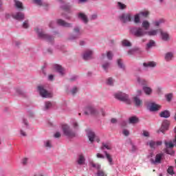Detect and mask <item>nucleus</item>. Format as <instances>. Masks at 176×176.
Wrapping results in <instances>:
<instances>
[{"mask_svg":"<svg viewBox=\"0 0 176 176\" xmlns=\"http://www.w3.org/2000/svg\"><path fill=\"white\" fill-rule=\"evenodd\" d=\"M85 115H91L92 116H98V115L101 113L102 116H105V111H104V109L98 111L93 106L87 107L85 109Z\"/></svg>","mask_w":176,"mask_h":176,"instance_id":"nucleus-1","label":"nucleus"},{"mask_svg":"<svg viewBox=\"0 0 176 176\" xmlns=\"http://www.w3.org/2000/svg\"><path fill=\"white\" fill-rule=\"evenodd\" d=\"M62 129L65 135H67V137H70L71 138H72V137H75V132L71 130L68 124H62Z\"/></svg>","mask_w":176,"mask_h":176,"instance_id":"nucleus-2","label":"nucleus"},{"mask_svg":"<svg viewBox=\"0 0 176 176\" xmlns=\"http://www.w3.org/2000/svg\"><path fill=\"white\" fill-rule=\"evenodd\" d=\"M115 98L117 100H120V101H124V102H126V104H130V99L129 98V95L126 94H123L122 92H119L114 95Z\"/></svg>","mask_w":176,"mask_h":176,"instance_id":"nucleus-3","label":"nucleus"},{"mask_svg":"<svg viewBox=\"0 0 176 176\" xmlns=\"http://www.w3.org/2000/svg\"><path fill=\"white\" fill-rule=\"evenodd\" d=\"M35 31L38 34L39 38H41L42 39H45V41H47V42H53V37L45 34V32H42V30H40L39 28H36L35 29Z\"/></svg>","mask_w":176,"mask_h":176,"instance_id":"nucleus-4","label":"nucleus"},{"mask_svg":"<svg viewBox=\"0 0 176 176\" xmlns=\"http://www.w3.org/2000/svg\"><path fill=\"white\" fill-rule=\"evenodd\" d=\"M37 89L41 97H43L44 98H52V97H53L52 94L49 93L46 89H45L43 86L40 85L37 87Z\"/></svg>","mask_w":176,"mask_h":176,"instance_id":"nucleus-5","label":"nucleus"},{"mask_svg":"<svg viewBox=\"0 0 176 176\" xmlns=\"http://www.w3.org/2000/svg\"><path fill=\"white\" fill-rule=\"evenodd\" d=\"M120 21H122V23H129L130 21H132L133 16L130 13L122 14L120 16Z\"/></svg>","mask_w":176,"mask_h":176,"instance_id":"nucleus-6","label":"nucleus"},{"mask_svg":"<svg viewBox=\"0 0 176 176\" xmlns=\"http://www.w3.org/2000/svg\"><path fill=\"white\" fill-rule=\"evenodd\" d=\"M162 144V141L155 142L153 140H151L147 143V145H148L151 149H156V148H157V146H160Z\"/></svg>","mask_w":176,"mask_h":176,"instance_id":"nucleus-7","label":"nucleus"},{"mask_svg":"<svg viewBox=\"0 0 176 176\" xmlns=\"http://www.w3.org/2000/svg\"><path fill=\"white\" fill-rule=\"evenodd\" d=\"M56 23L58 25H60L61 27H66L67 28L72 27V24L68 23L63 19H57Z\"/></svg>","mask_w":176,"mask_h":176,"instance_id":"nucleus-8","label":"nucleus"},{"mask_svg":"<svg viewBox=\"0 0 176 176\" xmlns=\"http://www.w3.org/2000/svg\"><path fill=\"white\" fill-rule=\"evenodd\" d=\"M162 157H163L162 153H159L155 155V160H151L152 164H160L162 163Z\"/></svg>","mask_w":176,"mask_h":176,"instance_id":"nucleus-9","label":"nucleus"},{"mask_svg":"<svg viewBox=\"0 0 176 176\" xmlns=\"http://www.w3.org/2000/svg\"><path fill=\"white\" fill-rule=\"evenodd\" d=\"M170 126V121L168 120H164L162 124V126L160 128V131L162 133H164V131L168 130V126Z\"/></svg>","mask_w":176,"mask_h":176,"instance_id":"nucleus-10","label":"nucleus"},{"mask_svg":"<svg viewBox=\"0 0 176 176\" xmlns=\"http://www.w3.org/2000/svg\"><path fill=\"white\" fill-rule=\"evenodd\" d=\"M159 32H160L161 34V37L162 41H170V35L168 34V33L166 32H163V30H162V29H159Z\"/></svg>","mask_w":176,"mask_h":176,"instance_id":"nucleus-11","label":"nucleus"},{"mask_svg":"<svg viewBox=\"0 0 176 176\" xmlns=\"http://www.w3.org/2000/svg\"><path fill=\"white\" fill-rule=\"evenodd\" d=\"M13 19H15V20H24V14L22 12H17L16 14H14L12 15Z\"/></svg>","mask_w":176,"mask_h":176,"instance_id":"nucleus-12","label":"nucleus"},{"mask_svg":"<svg viewBox=\"0 0 176 176\" xmlns=\"http://www.w3.org/2000/svg\"><path fill=\"white\" fill-rule=\"evenodd\" d=\"M54 69H56V71H57V72H58V74H60V75H61L63 76V75H64L65 70L63 68V67L60 65H54Z\"/></svg>","mask_w":176,"mask_h":176,"instance_id":"nucleus-13","label":"nucleus"},{"mask_svg":"<svg viewBox=\"0 0 176 176\" xmlns=\"http://www.w3.org/2000/svg\"><path fill=\"white\" fill-rule=\"evenodd\" d=\"M161 108V106L159 105V104H156L155 103H152L151 105H150V109L149 110L151 111V112H155L156 111H159V109H160Z\"/></svg>","mask_w":176,"mask_h":176,"instance_id":"nucleus-14","label":"nucleus"},{"mask_svg":"<svg viewBox=\"0 0 176 176\" xmlns=\"http://www.w3.org/2000/svg\"><path fill=\"white\" fill-rule=\"evenodd\" d=\"M91 56H93V51L87 50L84 53L83 58L84 60H90Z\"/></svg>","mask_w":176,"mask_h":176,"instance_id":"nucleus-15","label":"nucleus"},{"mask_svg":"<svg viewBox=\"0 0 176 176\" xmlns=\"http://www.w3.org/2000/svg\"><path fill=\"white\" fill-rule=\"evenodd\" d=\"M146 32L144 31L142 28H138L136 30V31L134 32V35L135 36H143V35H145Z\"/></svg>","mask_w":176,"mask_h":176,"instance_id":"nucleus-16","label":"nucleus"},{"mask_svg":"<svg viewBox=\"0 0 176 176\" xmlns=\"http://www.w3.org/2000/svg\"><path fill=\"white\" fill-rule=\"evenodd\" d=\"M104 154H105V156H106V159L109 162V164H110V166H112L113 164V158H112V155H111L107 151H104Z\"/></svg>","mask_w":176,"mask_h":176,"instance_id":"nucleus-17","label":"nucleus"},{"mask_svg":"<svg viewBox=\"0 0 176 176\" xmlns=\"http://www.w3.org/2000/svg\"><path fill=\"white\" fill-rule=\"evenodd\" d=\"M133 101L135 107H141L142 105V100L137 96L133 97Z\"/></svg>","mask_w":176,"mask_h":176,"instance_id":"nucleus-18","label":"nucleus"},{"mask_svg":"<svg viewBox=\"0 0 176 176\" xmlns=\"http://www.w3.org/2000/svg\"><path fill=\"white\" fill-rule=\"evenodd\" d=\"M78 17L82 20V21L85 23L87 24L89 23V19H87V16L83 13H80L78 14Z\"/></svg>","mask_w":176,"mask_h":176,"instance_id":"nucleus-19","label":"nucleus"},{"mask_svg":"<svg viewBox=\"0 0 176 176\" xmlns=\"http://www.w3.org/2000/svg\"><path fill=\"white\" fill-rule=\"evenodd\" d=\"M88 138L90 142H94V138H96V133L93 131L88 132Z\"/></svg>","mask_w":176,"mask_h":176,"instance_id":"nucleus-20","label":"nucleus"},{"mask_svg":"<svg viewBox=\"0 0 176 176\" xmlns=\"http://www.w3.org/2000/svg\"><path fill=\"white\" fill-rule=\"evenodd\" d=\"M160 116L161 118H170V111H168V110H165L164 111H162L160 113Z\"/></svg>","mask_w":176,"mask_h":176,"instance_id":"nucleus-21","label":"nucleus"},{"mask_svg":"<svg viewBox=\"0 0 176 176\" xmlns=\"http://www.w3.org/2000/svg\"><path fill=\"white\" fill-rule=\"evenodd\" d=\"M157 32H159V29L148 31L146 34H148L149 36H155V35H157Z\"/></svg>","mask_w":176,"mask_h":176,"instance_id":"nucleus-22","label":"nucleus"},{"mask_svg":"<svg viewBox=\"0 0 176 176\" xmlns=\"http://www.w3.org/2000/svg\"><path fill=\"white\" fill-rule=\"evenodd\" d=\"M174 57V55L173 54V53L171 52H168L165 55V60L166 61H170L171 60H173V58Z\"/></svg>","mask_w":176,"mask_h":176,"instance_id":"nucleus-23","label":"nucleus"},{"mask_svg":"<svg viewBox=\"0 0 176 176\" xmlns=\"http://www.w3.org/2000/svg\"><path fill=\"white\" fill-rule=\"evenodd\" d=\"M143 65H144V67H150L151 68H153V67H156V63L153 61H151V62H148V63H144Z\"/></svg>","mask_w":176,"mask_h":176,"instance_id":"nucleus-24","label":"nucleus"},{"mask_svg":"<svg viewBox=\"0 0 176 176\" xmlns=\"http://www.w3.org/2000/svg\"><path fill=\"white\" fill-rule=\"evenodd\" d=\"M85 157L82 155H80L79 157H78V160L77 161L78 162V164H80V166H82V164H85Z\"/></svg>","mask_w":176,"mask_h":176,"instance_id":"nucleus-25","label":"nucleus"},{"mask_svg":"<svg viewBox=\"0 0 176 176\" xmlns=\"http://www.w3.org/2000/svg\"><path fill=\"white\" fill-rule=\"evenodd\" d=\"M14 2L15 3V6H16V8H17V9H23V3H21L19 0H14Z\"/></svg>","mask_w":176,"mask_h":176,"instance_id":"nucleus-26","label":"nucleus"},{"mask_svg":"<svg viewBox=\"0 0 176 176\" xmlns=\"http://www.w3.org/2000/svg\"><path fill=\"white\" fill-rule=\"evenodd\" d=\"M143 91H144L145 94H146L147 96H149V94L152 93V89H151V87H144Z\"/></svg>","mask_w":176,"mask_h":176,"instance_id":"nucleus-27","label":"nucleus"},{"mask_svg":"<svg viewBox=\"0 0 176 176\" xmlns=\"http://www.w3.org/2000/svg\"><path fill=\"white\" fill-rule=\"evenodd\" d=\"M129 123L131 124H135V123H138V118H137L135 116L131 117L129 118Z\"/></svg>","mask_w":176,"mask_h":176,"instance_id":"nucleus-28","label":"nucleus"},{"mask_svg":"<svg viewBox=\"0 0 176 176\" xmlns=\"http://www.w3.org/2000/svg\"><path fill=\"white\" fill-rule=\"evenodd\" d=\"M164 144L166 148H170V149H172V148H174V144H173V142H168L167 141H165Z\"/></svg>","mask_w":176,"mask_h":176,"instance_id":"nucleus-29","label":"nucleus"},{"mask_svg":"<svg viewBox=\"0 0 176 176\" xmlns=\"http://www.w3.org/2000/svg\"><path fill=\"white\" fill-rule=\"evenodd\" d=\"M104 148L107 149L108 151H111L112 149V147L109 144L102 143L101 149L104 150Z\"/></svg>","mask_w":176,"mask_h":176,"instance_id":"nucleus-30","label":"nucleus"},{"mask_svg":"<svg viewBox=\"0 0 176 176\" xmlns=\"http://www.w3.org/2000/svg\"><path fill=\"white\" fill-rule=\"evenodd\" d=\"M122 46H125L126 47H130L131 46V43L128 40H123L122 41Z\"/></svg>","mask_w":176,"mask_h":176,"instance_id":"nucleus-31","label":"nucleus"},{"mask_svg":"<svg viewBox=\"0 0 176 176\" xmlns=\"http://www.w3.org/2000/svg\"><path fill=\"white\" fill-rule=\"evenodd\" d=\"M163 23H164V19H160L159 21L153 22V24L155 27H159V25H160V24H163Z\"/></svg>","mask_w":176,"mask_h":176,"instance_id":"nucleus-32","label":"nucleus"},{"mask_svg":"<svg viewBox=\"0 0 176 176\" xmlns=\"http://www.w3.org/2000/svg\"><path fill=\"white\" fill-rule=\"evenodd\" d=\"M167 173L170 174V175H174V167L173 166H170L167 169Z\"/></svg>","mask_w":176,"mask_h":176,"instance_id":"nucleus-33","label":"nucleus"},{"mask_svg":"<svg viewBox=\"0 0 176 176\" xmlns=\"http://www.w3.org/2000/svg\"><path fill=\"white\" fill-rule=\"evenodd\" d=\"M90 164H91V167H94V168H97L98 170H100V168H101V165H100L98 164H96V163L91 162L90 163Z\"/></svg>","mask_w":176,"mask_h":176,"instance_id":"nucleus-34","label":"nucleus"},{"mask_svg":"<svg viewBox=\"0 0 176 176\" xmlns=\"http://www.w3.org/2000/svg\"><path fill=\"white\" fill-rule=\"evenodd\" d=\"M118 7L119 8V9H120L121 10H123V9H126L127 8V6H126V4H123L121 2H118Z\"/></svg>","mask_w":176,"mask_h":176,"instance_id":"nucleus-35","label":"nucleus"},{"mask_svg":"<svg viewBox=\"0 0 176 176\" xmlns=\"http://www.w3.org/2000/svg\"><path fill=\"white\" fill-rule=\"evenodd\" d=\"M149 22H148L147 21H144L142 23V28H144L145 30H148V28H149Z\"/></svg>","mask_w":176,"mask_h":176,"instance_id":"nucleus-36","label":"nucleus"},{"mask_svg":"<svg viewBox=\"0 0 176 176\" xmlns=\"http://www.w3.org/2000/svg\"><path fill=\"white\" fill-rule=\"evenodd\" d=\"M140 14H136L135 15V18H134V23H135V24H138V23H140Z\"/></svg>","mask_w":176,"mask_h":176,"instance_id":"nucleus-37","label":"nucleus"},{"mask_svg":"<svg viewBox=\"0 0 176 176\" xmlns=\"http://www.w3.org/2000/svg\"><path fill=\"white\" fill-rule=\"evenodd\" d=\"M97 175L98 176H107V173H105V172H104V170H98V173H97Z\"/></svg>","mask_w":176,"mask_h":176,"instance_id":"nucleus-38","label":"nucleus"},{"mask_svg":"<svg viewBox=\"0 0 176 176\" xmlns=\"http://www.w3.org/2000/svg\"><path fill=\"white\" fill-rule=\"evenodd\" d=\"M139 14L140 16H143V17H148V16H149V12L148 11H144V12H140Z\"/></svg>","mask_w":176,"mask_h":176,"instance_id":"nucleus-39","label":"nucleus"},{"mask_svg":"<svg viewBox=\"0 0 176 176\" xmlns=\"http://www.w3.org/2000/svg\"><path fill=\"white\" fill-rule=\"evenodd\" d=\"M52 104L51 102H45V110L50 109V108H52Z\"/></svg>","mask_w":176,"mask_h":176,"instance_id":"nucleus-40","label":"nucleus"},{"mask_svg":"<svg viewBox=\"0 0 176 176\" xmlns=\"http://www.w3.org/2000/svg\"><path fill=\"white\" fill-rule=\"evenodd\" d=\"M155 46V41L153 40H151L148 43H147L148 49H151V47Z\"/></svg>","mask_w":176,"mask_h":176,"instance_id":"nucleus-41","label":"nucleus"},{"mask_svg":"<svg viewBox=\"0 0 176 176\" xmlns=\"http://www.w3.org/2000/svg\"><path fill=\"white\" fill-rule=\"evenodd\" d=\"M166 100L170 102V101H171V100H173V94H168L167 95H166Z\"/></svg>","mask_w":176,"mask_h":176,"instance_id":"nucleus-42","label":"nucleus"},{"mask_svg":"<svg viewBox=\"0 0 176 176\" xmlns=\"http://www.w3.org/2000/svg\"><path fill=\"white\" fill-rule=\"evenodd\" d=\"M118 65L120 68H124V65H123V63L122 62V59H118L117 60Z\"/></svg>","mask_w":176,"mask_h":176,"instance_id":"nucleus-43","label":"nucleus"},{"mask_svg":"<svg viewBox=\"0 0 176 176\" xmlns=\"http://www.w3.org/2000/svg\"><path fill=\"white\" fill-rule=\"evenodd\" d=\"M138 82L140 85H146V81L144 79H141L140 78H138Z\"/></svg>","mask_w":176,"mask_h":176,"instance_id":"nucleus-44","label":"nucleus"},{"mask_svg":"<svg viewBox=\"0 0 176 176\" xmlns=\"http://www.w3.org/2000/svg\"><path fill=\"white\" fill-rule=\"evenodd\" d=\"M74 32L75 35H77V36L80 35V30L78 28H75L74 30Z\"/></svg>","mask_w":176,"mask_h":176,"instance_id":"nucleus-45","label":"nucleus"},{"mask_svg":"<svg viewBox=\"0 0 176 176\" xmlns=\"http://www.w3.org/2000/svg\"><path fill=\"white\" fill-rule=\"evenodd\" d=\"M63 10H65L66 12L69 10V9H71V6L66 4L63 7H62Z\"/></svg>","mask_w":176,"mask_h":176,"instance_id":"nucleus-46","label":"nucleus"},{"mask_svg":"<svg viewBox=\"0 0 176 176\" xmlns=\"http://www.w3.org/2000/svg\"><path fill=\"white\" fill-rule=\"evenodd\" d=\"M107 85H109V86H113V79H112V78H108Z\"/></svg>","mask_w":176,"mask_h":176,"instance_id":"nucleus-47","label":"nucleus"},{"mask_svg":"<svg viewBox=\"0 0 176 176\" xmlns=\"http://www.w3.org/2000/svg\"><path fill=\"white\" fill-rule=\"evenodd\" d=\"M107 58L109 60H112V57H113V54H112V52L111 51L107 52Z\"/></svg>","mask_w":176,"mask_h":176,"instance_id":"nucleus-48","label":"nucleus"},{"mask_svg":"<svg viewBox=\"0 0 176 176\" xmlns=\"http://www.w3.org/2000/svg\"><path fill=\"white\" fill-rule=\"evenodd\" d=\"M30 27V25L28 24V21H25L23 22V28H28Z\"/></svg>","mask_w":176,"mask_h":176,"instance_id":"nucleus-49","label":"nucleus"},{"mask_svg":"<svg viewBox=\"0 0 176 176\" xmlns=\"http://www.w3.org/2000/svg\"><path fill=\"white\" fill-rule=\"evenodd\" d=\"M34 3L36 5H38V6H42V1L41 0H34Z\"/></svg>","mask_w":176,"mask_h":176,"instance_id":"nucleus-50","label":"nucleus"},{"mask_svg":"<svg viewBox=\"0 0 176 176\" xmlns=\"http://www.w3.org/2000/svg\"><path fill=\"white\" fill-rule=\"evenodd\" d=\"M96 157H98V159H105V157L100 153L96 154Z\"/></svg>","mask_w":176,"mask_h":176,"instance_id":"nucleus-51","label":"nucleus"},{"mask_svg":"<svg viewBox=\"0 0 176 176\" xmlns=\"http://www.w3.org/2000/svg\"><path fill=\"white\" fill-rule=\"evenodd\" d=\"M122 134H124V135H126V137H127L130 134V132L126 129H124L122 131Z\"/></svg>","mask_w":176,"mask_h":176,"instance_id":"nucleus-52","label":"nucleus"},{"mask_svg":"<svg viewBox=\"0 0 176 176\" xmlns=\"http://www.w3.org/2000/svg\"><path fill=\"white\" fill-rule=\"evenodd\" d=\"M108 67H109V63H106L104 65H102V68H104V69L105 71H107V69H108Z\"/></svg>","mask_w":176,"mask_h":176,"instance_id":"nucleus-53","label":"nucleus"},{"mask_svg":"<svg viewBox=\"0 0 176 176\" xmlns=\"http://www.w3.org/2000/svg\"><path fill=\"white\" fill-rule=\"evenodd\" d=\"M72 124L74 129H78V127H79V124H78V122H76V121L73 122Z\"/></svg>","mask_w":176,"mask_h":176,"instance_id":"nucleus-54","label":"nucleus"},{"mask_svg":"<svg viewBox=\"0 0 176 176\" xmlns=\"http://www.w3.org/2000/svg\"><path fill=\"white\" fill-rule=\"evenodd\" d=\"M45 146L47 148H52V144H50V140H47L46 142H45Z\"/></svg>","mask_w":176,"mask_h":176,"instance_id":"nucleus-55","label":"nucleus"},{"mask_svg":"<svg viewBox=\"0 0 176 176\" xmlns=\"http://www.w3.org/2000/svg\"><path fill=\"white\" fill-rule=\"evenodd\" d=\"M60 137H61V133H60V132H56V133L54 134V138H60Z\"/></svg>","mask_w":176,"mask_h":176,"instance_id":"nucleus-56","label":"nucleus"},{"mask_svg":"<svg viewBox=\"0 0 176 176\" xmlns=\"http://www.w3.org/2000/svg\"><path fill=\"white\" fill-rule=\"evenodd\" d=\"M76 91H78V88H76V87H74L72 90V94H75L76 93Z\"/></svg>","mask_w":176,"mask_h":176,"instance_id":"nucleus-57","label":"nucleus"},{"mask_svg":"<svg viewBox=\"0 0 176 176\" xmlns=\"http://www.w3.org/2000/svg\"><path fill=\"white\" fill-rule=\"evenodd\" d=\"M143 135L144 137H149V132L146 131H143Z\"/></svg>","mask_w":176,"mask_h":176,"instance_id":"nucleus-58","label":"nucleus"},{"mask_svg":"<svg viewBox=\"0 0 176 176\" xmlns=\"http://www.w3.org/2000/svg\"><path fill=\"white\" fill-rule=\"evenodd\" d=\"M23 123L25 126H28V121L25 118H23Z\"/></svg>","mask_w":176,"mask_h":176,"instance_id":"nucleus-59","label":"nucleus"},{"mask_svg":"<svg viewBox=\"0 0 176 176\" xmlns=\"http://www.w3.org/2000/svg\"><path fill=\"white\" fill-rule=\"evenodd\" d=\"M137 151V146L135 145L132 144V152H135Z\"/></svg>","mask_w":176,"mask_h":176,"instance_id":"nucleus-60","label":"nucleus"},{"mask_svg":"<svg viewBox=\"0 0 176 176\" xmlns=\"http://www.w3.org/2000/svg\"><path fill=\"white\" fill-rule=\"evenodd\" d=\"M21 135H23V137L27 136V133L23 130H21Z\"/></svg>","mask_w":176,"mask_h":176,"instance_id":"nucleus-61","label":"nucleus"},{"mask_svg":"<svg viewBox=\"0 0 176 176\" xmlns=\"http://www.w3.org/2000/svg\"><path fill=\"white\" fill-rule=\"evenodd\" d=\"M111 123H117L118 122V120L116 118H111Z\"/></svg>","mask_w":176,"mask_h":176,"instance_id":"nucleus-62","label":"nucleus"},{"mask_svg":"<svg viewBox=\"0 0 176 176\" xmlns=\"http://www.w3.org/2000/svg\"><path fill=\"white\" fill-rule=\"evenodd\" d=\"M49 80H54V75H50L49 76Z\"/></svg>","mask_w":176,"mask_h":176,"instance_id":"nucleus-63","label":"nucleus"},{"mask_svg":"<svg viewBox=\"0 0 176 176\" xmlns=\"http://www.w3.org/2000/svg\"><path fill=\"white\" fill-rule=\"evenodd\" d=\"M97 19V14H94L91 17V20H96Z\"/></svg>","mask_w":176,"mask_h":176,"instance_id":"nucleus-64","label":"nucleus"}]
</instances>
